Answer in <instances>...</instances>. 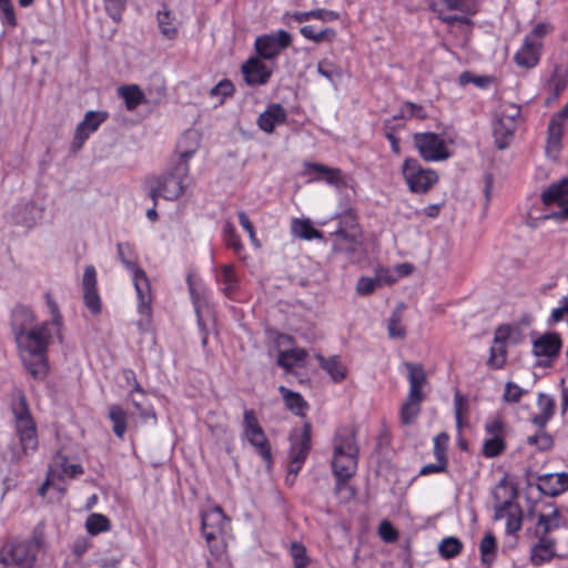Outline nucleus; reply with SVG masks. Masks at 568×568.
<instances>
[{"mask_svg": "<svg viewBox=\"0 0 568 568\" xmlns=\"http://www.w3.org/2000/svg\"><path fill=\"white\" fill-rule=\"evenodd\" d=\"M199 135L195 132L185 133L178 142L179 161L163 175L156 179V185L150 189V196L156 204L158 197L176 200L187 187L190 173L189 160L199 149Z\"/></svg>", "mask_w": 568, "mask_h": 568, "instance_id": "obj_1", "label": "nucleus"}, {"mask_svg": "<svg viewBox=\"0 0 568 568\" xmlns=\"http://www.w3.org/2000/svg\"><path fill=\"white\" fill-rule=\"evenodd\" d=\"M50 337L47 323L14 336L20 357L34 378H43L47 375V348Z\"/></svg>", "mask_w": 568, "mask_h": 568, "instance_id": "obj_2", "label": "nucleus"}, {"mask_svg": "<svg viewBox=\"0 0 568 568\" xmlns=\"http://www.w3.org/2000/svg\"><path fill=\"white\" fill-rule=\"evenodd\" d=\"M358 447L356 444L355 432L349 427L341 428L336 432L333 442L332 468L336 477V493L347 489L349 496L354 495L346 481L355 474L357 469Z\"/></svg>", "mask_w": 568, "mask_h": 568, "instance_id": "obj_3", "label": "nucleus"}, {"mask_svg": "<svg viewBox=\"0 0 568 568\" xmlns=\"http://www.w3.org/2000/svg\"><path fill=\"white\" fill-rule=\"evenodd\" d=\"M409 392L400 407L399 417L404 425H410L420 413V403L424 399L423 386L427 382L426 373L420 364L406 362Z\"/></svg>", "mask_w": 568, "mask_h": 568, "instance_id": "obj_4", "label": "nucleus"}, {"mask_svg": "<svg viewBox=\"0 0 568 568\" xmlns=\"http://www.w3.org/2000/svg\"><path fill=\"white\" fill-rule=\"evenodd\" d=\"M201 528L211 554L221 557L224 552V535L227 518L220 506L212 507L202 513Z\"/></svg>", "mask_w": 568, "mask_h": 568, "instance_id": "obj_5", "label": "nucleus"}, {"mask_svg": "<svg viewBox=\"0 0 568 568\" xmlns=\"http://www.w3.org/2000/svg\"><path fill=\"white\" fill-rule=\"evenodd\" d=\"M118 256L125 267L133 273V282L139 298V312L149 316L151 311V293L145 272L136 266L133 250L128 243L118 244Z\"/></svg>", "mask_w": 568, "mask_h": 568, "instance_id": "obj_6", "label": "nucleus"}, {"mask_svg": "<svg viewBox=\"0 0 568 568\" xmlns=\"http://www.w3.org/2000/svg\"><path fill=\"white\" fill-rule=\"evenodd\" d=\"M40 547L29 541L7 542L0 548V568H32L36 561L34 547Z\"/></svg>", "mask_w": 568, "mask_h": 568, "instance_id": "obj_7", "label": "nucleus"}, {"mask_svg": "<svg viewBox=\"0 0 568 568\" xmlns=\"http://www.w3.org/2000/svg\"><path fill=\"white\" fill-rule=\"evenodd\" d=\"M16 417V429L19 436L20 446L24 455L34 452L38 447L36 424L30 415L24 397H21L13 408Z\"/></svg>", "mask_w": 568, "mask_h": 568, "instance_id": "obj_8", "label": "nucleus"}, {"mask_svg": "<svg viewBox=\"0 0 568 568\" xmlns=\"http://www.w3.org/2000/svg\"><path fill=\"white\" fill-rule=\"evenodd\" d=\"M402 172L412 192L426 193L438 180L434 170L424 169L416 159H406Z\"/></svg>", "mask_w": 568, "mask_h": 568, "instance_id": "obj_9", "label": "nucleus"}, {"mask_svg": "<svg viewBox=\"0 0 568 568\" xmlns=\"http://www.w3.org/2000/svg\"><path fill=\"white\" fill-rule=\"evenodd\" d=\"M542 203L546 206L557 204L559 211H551L545 214V219L566 220L568 219V178L550 184L541 194Z\"/></svg>", "mask_w": 568, "mask_h": 568, "instance_id": "obj_10", "label": "nucleus"}, {"mask_svg": "<svg viewBox=\"0 0 568 568\" xmlns=\"http://www.w3.org/2000/svg\"><path fill=\"white\" fill-rule=\"evenodd\" d=\"M413 140L415 148L425 161H444L450 156L444 140L436 133H415Z\"/></svg>", "mask_w": 568, "mask_h": 568, "instance_id": "obj_11", "label": "nucleus"}, {"mask_svg": "<svg viewBox=\"0 0 568 568\" xmlns=\"http://www.w3.org/2000/svg\"><path fill=\"white\" fill-rule=\"evenodd\" d=\"M292 44V36L285 30L260 36L255 39L254 47L257 58L272 60L276 58L284 49Z\"/></svg>", "mask_w": 568, "mask_h": 568, "instance_id": "obj_12", "label": "nucleus"}, {"mask_svg": "<svg viewBox=\"0 0 568 568\" xmlns=\"http://www.w3.org/2000/svg\"><path fill=\"white\" fill-rule=\"evenodd\" d=\"M363 242L357 234H351L345 230H338L333 234V251L345 254L348 260L354 261L362 253Z\"/></svg>", "mask_w": 568, "mask_h": 568, "instance_id": "obj_13", "label": "nucleus"}, {"mask_svg": "<svg viewBox=\"0 0 568 568\" xmlns=\"http://www.w3.org/2000/svg\"><path fill=\"white\" fill-rule=\"evenodd\" d=\"M245 82L251 87L264 85L268 82L273 71L260 58H250L242 65Z\"/></svg>", "mask_w": 568, "mask_h": 568, "instance_id": "obj_14", "label": "nucleus"}, {"mask_svg": "<svg viewBox=\"0 0 568 568\" xmlns=\"http://www.w3.org/2000/svg\"><path fill=\"white\" fill-rule=\"evenodd\" d=\"M82 287L85 306L93 315L99 314L101 312V300L97 291V271L94 266L89 265L85 267Z\"/></svg>", "mask_w": 568, "mask_h": 568, "instance_id": "obj_15", "label": "nucleus"}, {"mask_svg": "<svg viewBox=\"0 0 568 568\" xmlns=\"http://www.w3.org/2000/svg\"><path fill=\"white\" fill-rule=\"evenodd\" d=\"M105 112L89 111L85 113L84 119L78 124L74 139L73 148L80 149L90 133L94 132L101 123L106 120Z\"/></svg>", "mask_w": 568, "mask_h": 568, "instance_id": "obj_16", "label": "nucleus"}, {"mask_svg": "<svg viewBox=\"0 0 568 568\" xmlns=\"http://www.w3.org/2000/svg\"><path fill=\"white\" fill-rule=\"evenodd\" d=\"M537 488L546 496H557L568 489V474H546L538 477Z\"/></svg>", "mask_w": 568, "mask_h": 568, "instance_id": "obj_17", "label": "nucleus"}, {"mask_svg": "<svg viewBox=\"0 0 568 568\" xmlns=\"http://www.w3.org/2000/svg\"><path fill=\"white\" fill-rule=\"evenodd\" d=\"M507 519L506 530L508 534H515L521 528V516L519 507L511 500H505L495 507V519Z\"/></svg>", "mask_w": 568, "mask_h": 568, "instance_id": "obj_18", "label": "nucleus"}, {"mask_svg": "<svg viewBox=\"0 0 568 568\" xmlns=\"http://www.w3.org/2000/svg\"><path fill=\"white\" fill-rule=\"evenodd\" d=\"M290 457L306 459L311 450V424L305 423L301 432L294 430L291 436Z\"/></svg>", "mask_w": 568, "mask_h": 568, "instance_id": "obj_19", "label": "nucleus"}, {"mask_svg": "<svg viewBox=\"0 0 568 568\" xmlns=\"http://www.w3.org/2000/svg\"><path fill=\"white\" fill-rule=\"evenodd\" d=\"M542 42H532L525 38L521 48L516 52L514 59L519 67L534 68L538 64Z\"/></svg>", "mask_w": 568, "mask_h": 568, "instance_id": "obj_20", "label": "nucleus"}, {"mask_svg": "<svg viewBox=\"0 0 568 568\" xmlns=\"http://www.w3.org/2000/svg\"><path fill=\"white\" fill-rule=\"evenodd\" d=\"M287 113L285 109L278 104H271L257 119V124L264 132L271 133L275 126L286 121Z\"/></svg>", "mask_w": 568, "mask_h": 568, "instance_id": "obj_21", "label": "nucleus"}, {"mask_svg": "<svg viewBox=\"0 0 568 568\" xmlns=\"http://www.w3.org/2000/svg\"><path fill=\"white\" fill-rule=\"evenodd\" d=\"M305 166L308 171L318 174L317 180H324L327 184L337 189L346 186V179L341 169L328 168L321 163H305Z\"/></svg>", "mask_w": 568, "mask_h": 568, "instance_id": "obj_22", "label": "nucleus"}, {"mask_svg": "<svg viewBox=\"0 0 568 568\" xmlns=\"http://www.w3.org/2000/svg\"><path fill=\"white\" fill-rule=\"evenodd\" d=\"M561 348V341L558 334L548 333L537 338L532 344V352L536 356L556 357Z\"/></svg>", "mask_w": 568, "mask_h": 568, "instance_id": "obj_23", "label": "nucleus"}, {"mask_svg": "<svg viewBox=\"0 0 568 568\" xmlns=\"http://www.w3.org/2000/svg\"><path fill=\"white\" fill-rule=\"evenodd\" d=\"M34 322L36 317L29 307L18 305L13 308L11 314V328L14 336L36 327Z\"/></svg>", "mask_w": 568, "mask_h": 568, "instance_id": "obj_24", "label": "nucleus"}, {"mask_svg": "<svg viewBox=\"0 0 568 568\" xmlns=\"http://www.w3.org/2000/svg\"><path fill=\"white\" fill-rule=\"evenodd\" d=\"M517 124L515 122L504 120L500 114L494 123V136L498 149L503 150L509 145V142L516 131Z\"/></svg>", "mask_w": 568, "mask_h": 568, "instance_id": "obj_25", "label": "nucleus"}, {"mask_svg": "<svg viewBox=\"0 0 568 568\" xmlns=\"http://www.w3.org/2000/svg\"><path fill=\"white\" fill-rule=\"evenodd\" d=\"M538 544L531 550V562L534 565H542L551 560L555 556V540L549 537H538Z\"/></svg>", "mask_w": 568, "mask_h": 568, "instance_id": "obj_26", "label": "nucleus"}, {"mask_svg": "<svg viewBox=\"0 0 568 568\" xmlns=\"http://www.w3.org/2000/svg\"><path fill=\"white\" fill-rule=\"evenodd\" d=\"M316 358L320 366L327 372L334 382H342L346 377L347 368L337 355H333L327 358L322 355H317Z\"/></svg>", "mask_w": 568, "mask_h": 568, "instance_id": "obj_27", "label": "nucleus"}, {"mask_svg": "<svg viewBox=\"0 0 568 568\" xmlns=\"http://www.w3.org/2000/svg\"><path fill=\"white\" fill-rule=\"evenodd\" d=\"M537 405L539 414L532 417V422L535 425L544 427L554 415L555 400L549 395L540 393Z\"/></svg>", "mask_w": 568, "mask_h": 568, "instance_id": "obj_28", "label": "nucleus"}, {"mask_svg": "<svg viewBox=\"0 0 568 568\" xmlns=\"http://www.w3.org/2000/svg\"><path fill=\"white\" fill-rule=\"evenodd\" d=\"M278 392L281 393L286 407L291 412H293L295 415L304 416V412L307 408V403L304 400L300 393L292 392L285 386H280Z\"/></svg>", "mask_w": 568, "mask_h": 568, "instance_id": "obj_29", "label": "nucleus"}, {"mask_svg": "<svg viewBox=\"0 0 568 568\" xmlns=\"http://www.w3.org/2000/svg\"><path fill=\"white\" fill-rule=\"evenodd\" d=\"M109 418L112 422V430L116 437L123 438L128 429V413L120 405L109 407Z\"/></svg>", "mask_w": 568, "mask_h": 568, "instance_id": "obj_30", "label": "nucleus"}, {"mask_svg": "<svg viewBox=\"0 0 568 568\" xmlns=\"http://www.w3.org/2000/svg\"><path fill=\"white\" fill-rule=\"evenodd\" d=\"M562 126L561 124H558L556 121L549 122L548 125V138H547V145H546V152L549 156L556 159L561 145V136H562Z\"/></svg>", "mask_w": 568, "mask_h": 568, "instance_id": "obj_31", "label": "nucleus"}, {"mask_svg": "<svg viewBox=\"0 0 568 568\" xmlns=\"http://www.w3.org/2000/svg\"><path fill=\"white\" fill-rule=\"evenodd\" d=\"M560 526V516L557 509H554L548 515H539L538 521L536 525V536L537 537H548L549 532L559 528Z\"/></svg>", "mask_w": 568, "mask_h": 568, "instance_id": "obj_32", "label": "nucleus"}, {"mask_svg": "<svg viewBox=\"0 0 568 568\" xmlns=\"http://www.w3.org/2000/svg\"><path fill=\"white\" fill-rule=\"evenodd\" d=\"M119 95L124 99L125 106L132 111L144 102V93L135 85H123L118 89Z\"/></svg>", "mask_w": 568, "mask_h": 568, "instance_id": "obj_33", "label": "nucleus"}, {"mask_svg": "<svg viewBox=\"0 0 568 568\" xmlns=\"http://www.w3.org/2000/svg\"><path fill=\"white\" fill-rule=\"evenodd\" d=\"M403 125H404V123H403V115L402 114L400 115H394L392 119L386 120L385 123H384V128H383L384 135L389 141L390 146H392V151L395 154H399L400 153L399 140L395 135V131L397 129L403 128Z\"/></svg>", "mask_w": 568, "mask_h": 568, "instance_id": "obj_34", "label": "nucleus"}, {"mask_svg": "<svg viewBox=\"0 0 568 568\" xmlns=\"http://www.w3.org/2000/svg\"><path fill=\"white\" fill-rule=\"evenodd\" d=\"M219 281L224 285L225 295L233 297L239 287V277L233 265L226 264L221 267Z\"/></svg>", "mask_w": 568, "mask_h": 568, "instance_id": "obj_35", "label": "nucleus"}, {"mask_svg": "<svg viewBox=\"0 0 568 568\" xmlns=\"http://www.w3.org/2000/svg\"><path fill=\"white\" fill-rule=\"evenodd\" d=\"M307 356V352L302 348L291 351H280L277 364L286 371L293 368L296 364L303 362Z\"/></svg>", "mask_w": 568, "mask_h": 568, "instance_id": "obj_36", "label": "nucleus"}, {"mask_svg": "<svg viewBox=\"0 0 568 568\" xmlns=\"http://www.w3.org/2000/svg\"><path fill=\"white\" fill-rule=\"evenodd\" d=\"M292 233L303 240L322 239L323 234L316 230L308 220H294L292 223Z\"/></svg>", "mask_w": 568, "mask_h": 568, "instance_id": "obj_37", "label": "nucleus"}, {"mask_svg": "<svg viewBox=\"0 0 568 568\" xmlns=\"http://www.w3.org/2000/svg\"><path fill=\"white\" fill-rule=\"evenodd\" d=\"M248 443L255 447L261 457L266 462L271 463L272 455L268 440L265 436V433L262 429L254 432L246 436Z\"/></svg>", "mask_w": 568, "mask_h": 568, "instance_id": "obj_38", "label": "nucleus"}, {"mask_svg": "<svg viewBox=\"0 0 568 568\" xmlns=\"http://www.w3.org/2000/svg\"><path fill=\"white\" fill-rule=\"evenodd\" d=\"M339 17V14L335 11H332V10H326V9H316V10H311V11H305V12H295L292 14V18L296 21V22H305V21H308L311 19H318V20H323V21H334V20H337Z\"/></svg>", "mask_w": 568, "mask_h": 568, "instance_id": "obj_39", "label": "nucleus"}, {"mask_svg": "<svg viewBox=\"0 0 568 568\" xmlns=\"http://www.w3.org/2000/svg\"><path fill=\"white\" fill-rule=\"evenodd\" d=\"M145 394L141 388L140 384L135 382L133 392L131 393V402L135 407L136 413L142 418L155 417V414L152 412L151 407L144 403Z\"/></svg>", "mask_w": 568, "mask_h": 568, "instance_id": "obj_40", "label": "nucleus"}, {"mask_svg": "<svg viewBox=\"0 0 568 568\" xmlns=\"http://www.w3.org/2000/svg\"><path fill=\"white\" fill-rule=\"evenodd\" d=\"M87 531L95 536L100 532L109 531L111 529V523L109 518L102 514H91L85 520Z\"/></svg>", "mask_w": 568, "mask_h": 568, "instance_id": "obj_41", "label": "nucleus"}, {"mask_svg": "<svg viewBox=\"0 0 568 568\" xmlns=\"http://www.w3.org/2000/svg\"><path fill=\"white\" fill-rule=\"evenodd\" d=\"M301 34L314 41L315 43H320L322 41H333L336 36V32L331 28H325L321 31H315L312 26H304L300 30Z\"/></svg>", "mask_w": 568, "mask_h": 568, "instance_id": "obj_42", "label": "nucleus"}, {"mask_svg": "<svg viewBox=\"0 0 568 568\" xmlns=\"http://www.w3.org/2000/svg\"><path fill=\"white\" fill-rule=\"evenodd\" d=\"M402 308L398 306L388 320L387 332L390 338L403 339L406 335L405 328L402 326Z\"/></svg>", "mask_w": 568, "mask_h": 568, "instance_id": "obj_43", "label": "nucleus"}, {"mask_svg": "<svg viewBox=\"0 0 568 568\" xmlns=\"http://www.w3.org/2000/svg\"><path fill=\"white\" fill-rule=\"evenodd\" d=\"M462 548L463 544L455 537L444 538L438 546V550L444 558L457 556L462 551Z\"/></svg>", "mask_w": 568, "mask_h": 568, "instance_id": "obj_44", "label": "nucleus"}, {"mask_svg": "<svg viewBox=\"0 0 568 568\" xmlns=\"http://www.w3.org/2000/svg\"><path fill=\"white\" fill-rule=\"evenodd\" d=\"M506 344L495 343L490 348V356L487 364L493 368H501L506 363Z\"/></svg>", "mask_w": 568, "mask_h": 568, "instance_id": "obj_45", "label": "nucleus"}, {"mask_svg": "<svg viewBox=\"0 0 568 568\" xmlns=\"http://www.w3.org/2000/svg\"><path fill=\"white\" fill-rule=\"evenodd\" d=\"M68 465L67 457L61 454H57L50 465L48 475H50L54 480L62 479L67 473Z\"/></svg>", "mask_w": 568, "mask_h": 568, "instance_id": "obj_46", "label": "nucleus"}, {"mask_svg": "<svg viewBox=\"0 0 568 568\" xmlns=\"http://www.w3.org/2000/svg\"><path fill=\"white\" fill-rule=\"evenodd\" d=\"M234 92V85L230 80H222L210 90V95L216 98L219 103H223L227 97Z\"/></svg>", "mask_w": 568, "mask_h": 568, "instance_id": "obj_47", "label": "nucleus"}, {"mask_svg": "<svg viewBox=\"0 0 568 568\" xmlns=\"http://www.w3.org/2000/svg\"><path fill=\"white\" fill-rule=\"evenodd\" d=\"M223 237L226 245L235 252H240L243 248L242 242L236 234V230L231 222H226L223 230Z\"/></svg>", "mask_w": 568, "mask_h": 568, "instance_id": "obj_48", "label": "nucleus"}, {"mask_svg": "<svg viewBox=\"0 0 568 568\" xmlns=\"http://www.w3.org/2000/svg\"><path fill=\"white\" fill-rule=\"evenodd\" d=\"M505 449V443L501 436H494L485 440L483 446V454L486 457H496L500 455Z\"/></svg>", "mask_w": 568, "mask_h": 568, "instance_id": "obj_49", "label": "nucleus"}, {"mask_svg": "<svg viewBox=\"0 0 568 568\" xmlns=\"http://www.w3.org/2000/svg\"><path fill=\"white\" fill-rule=\"evenodd\" d=\"M291 555L294 560V568H307L310 558L306 555V549L302 544L293 542L291 547Z\"/></svg>", "mask_w": 568, "mask_h": 568, "instance_id": "obj_50", "label": "nucleus"}, {"mask_svg": "<svg viewBox=\"0 0 568 568\" xmlns=\"http://www.w3.org/2000/svg\"><path fill=\"white\" fill-rule=\"evenodd\" d=\"M262 429L256 414L253 409H245L243 413V434L247 435Z\"/></svg>", "mask_w": 568, "mask_h": 568, "instance_id": "obj_51", "label": "nucleus"}, {"mask_svg": "<svg viewBox=\"0 0 568 568\" xmlns=\"http://www.w3.org/2000/svg\"><path fill=\"white\" fill-rule=\"evenodd\" d=\"M526 393L524 388L513 382H507L505 385V392L503 398L507 403H518L523 395Z\"/></svg>", "mask_w": 568, "mask_h": 568, "instance_id": "obj_52", "label": "nucleus"}, {"mask_svg": "<svg viewBox=\"0 0 568 568\" xmlns=\"http://www.w3.org/2000/svg\"><path fill=\"white\" fill-rule=\"evenodd\" d=\"M128 0H104L105 10L109 16L116 22L122 18Z\"/></svg>", "mask_w": 568, "mask_h": 568, "instance_id": "obj_53", "label": "nucleus"}, {"mask_svg": "<svg viewBox=\"0 0 568 568\" xmlns=\"http://www.w3.org/2000/svg\"><path fill=\"white\" fill-rule=\"evenodd\" d=\"M449 437L446 433H439L434 438V455L436 460H447L446 450L448 445Z\"/></svg>", "mask_w": 568, "mask_h": 568, "instance_id": "obj_54", "label": "nucleus"}, {"mask_svg": "<svg viewBox=\"0 0 568 568\" xmlns=\"http://www.w3.org/2000/svg\"><path fill=\"white\" fill-rule=\"evenodd\" d=\"M459 83L462 85L474 83L478 88H486L490 83V78L474 75L473 73L465 71L459 75Z\"/></svg>", "mask_w": 568, "mask_h": 568, "instance_id": "obj_55", "label": "nucleus"}, {"mask_svg": "<svg viewBox=\"0 0 568 568\" xmlns=\"http://www.w3.org/2000/svg\"><path fill=\"white\" fill-rule=\"evenodd\" d=\"M381 284L378 278L361 277L357 282L356 290L361 295L372 294Z\"/></svg>", "mask_w": 568, "mask_h": 568, "instance_id": "obj_56", "label": "nucleus"}, {"mask_svg": "<svg viewBox=\"0 0 568 568\" xmlns=\"http://www.w3.org/2000/svg\"><path fill=\"white\" fill-rule=\"evenodd\" d=\"M479 550L483 557V561H486L488 555H493L496 551V538L491 532H487L480 541Z\"/></svg>", "mask_w": 568, "mask_h": 568, "instance_id": "obj_57", "label": "nucleus"}, {"mask_svg": "<svg viewBox=\"0 0 568 568\" xmlns=\"http://www.w3.org/2000/svg\"><path fill=\"white\" fill-rule=\"evenodd\" d=\"M378 531H379L381 538L386 542H394L398 538V534H397L396 529L387 520H384L381 523Z\"/></svg>", "mask_w": 568, "mask_h": 568, "instance_id": "obj_58", "label": "nucleus"}, {"mask_svg": "<svg viewBox=\"0 0 568 568\" xmlns=\"http://www.w3.org/2000/svg\"><path fill=\"white\" fill-rule=\"evenodd\" d=\"M0 18L3 22H7L9 26L14 27L17 24V19L14 16V10L11 1H7L0 4Z\"/></svg>", "mask_w": 568, "mask_h": 568, "instance_id": "obj_59", "label": "nucleus"}, {"mask_svg": "<svg viewBox=\"0 0 568 568\" xmlns=\"http://www.w3.org/2000/svg\"><path fill=\"white\" fill-rule=\"evenodd\" d=\"M498 114L504 116V120H508L517 124V119L520 115V108L516 104L507 103L501 106V110Z\"/></svg>", "mask_w": 568, "mask_h": 568, "instance_id": "obj_60", "label": "nucleus"}, {"mask_svg": "<svg viewBox=\"0 0 568 568\" xmlns=\"http://www.w3.org/2000/svg\"><path fill=\"white\" fill-rule=\"evenodd\" d=\"M317 72L328 79L329 81H333L334 75H339V72L337 71V68H335L329 61L322 60L317 64Z\"/></svg>", "mask_w": 568, "mask_h": 568, "instance_id": "obj_61", "label": "nucleus"}, {"mask_svg": "<svg viewBox=\"0 0 568 568\" xmlns=\"http://www.w3.org/2000/svg\"><path fill=\"white\" fill-rule=\"evenodd\" d=\"M551 30L548 23L540 22L534 27L531 32L526 36L530 38L532 42H541V39Z\"/></svg>", "mask_w": 568, "mask_h": 568, "instance_id": "obj_62", "label": "nucleus"}, {"mask_svg": "<svg viewBox=\"0 0 568 568\" xmlns=\"http://www.w3.org/2000/svg\"><path fill=\"white\" fill-rule=\"evenodd\" d=\"M528 443L531 445H537L540 449H548L552 446V438L551 436L542 433L528 437Z\"/></svg>", "mask_w": 568, "mask_h": 568, "instance_id": "obj_63", "label": "nucleus"}, {"mask_svg": "<svg viewBox=\"0 0 568 568\" xmlns=\"http://www.w3.org/2000/svg\"><path fill=\"white\" fill-rule=\"evenodd\" d=\"M447 465V460H436V463H430L423 466L419 470L420 475H429L444 471Z\"/></svg>", "mask_w": 568, "mask_h": 568, "instance_id": "obj_64", "label": "nucleus"}]
</instances>
